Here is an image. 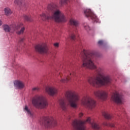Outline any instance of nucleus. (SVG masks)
I'll return each instance as SVG.
<instances>
[{
    "mask_svg": "<svg viewBox=\"0 0 130 130\" xmlns=\"http://www.w3.org/2000/svg\"><path fill=\"white\" fill-rule=\"evenodd\" d=\"M95 53L84 50L81 54L82 68H86L90 70H95L99 75H93L88 78V82L91 86L95 88H99L102 86H107L111 83V78L108 75L103 73V69L97 67L94 64Z\"/></svg>",
    "mask_w": 130,
    "mask_h": 130,
    "instance_id": "nucleus-1",
    "label": "nucleus"
},
{
    "mask_svg": "<svg viewBox=\"0 0 130 130\" xmlns=\"http://www.w3.org/2000/svg\"><path fill=\"white\" fill-rule=\"evenodd\" d=\"M47 11L49 12H51L53 13V15L51 16L49 14L42 13L40 15V19L43 21H45V20H54L55 22L58 23H64L67 22V18L63 15L60 11L57 10L56 6L53 4H49L47 7Z\"/></svg>",
    "mask_w": 130,
    "mask_h": 130,
    "instance_id": "nucleus-2",
    "label": "nucleus"
},
{
    "mask_svg": "<svg viewBox=\"0 0 130 130\" xmlns=\"http://www.w3.org/2000/svg\"><path fill=\"white\" fill-rule=\"evenodd\" d=\"M66 98H67L69 105L71 107L73 108H77L78 106V101H79L80 98L75 91H67L66 94Z\"/></svg>",
    "mask_w": 130,
    "mask_h": 130,
    "instance_id": "nucleus-3",
    "label": "nucleus"
},
{
    "mask_svg": "<svg viewBox=\"0 0 130 130\" xmlns=\"http://www.w3.org/2000/svg\"><path fill=\"white\" fill-rule=\"evenodd\" d=\"M32 104L36 108H45L48 105L46 99L41 95H36L33 98Z\"/></svg>",
    "mask_w": 130,
    "mask_h": 130,
    "instance_id": "nucleus-4",
    "label": "nucleus"
},
{
    "mask_svg": "<svg viewBox=\"0 0 130 130\" xmlns=\"http://www.w3.org/2000/svg\"><path fill=\"white\" fill-rule=\"evenodd\" d=\"M91 121V118L90 117L87 118L86 120L82 121L81 120H75L73 122V125L74 129L75 130H85V123H90Z\"/></svg>",
    "mask_w": 130,
    "mask_h": 130,
    "instance_id": "nucleus-5",
    "label": "nucleus"
},
{
    "mask_svg": "<svg viewBox=\"0 0 130 130\" xmlns=\"http://www.w3.org/2000/svg\"><path fill=\"white\" fill-rule=\"evenodd\" d=\"M82 103L83 105H84V106H86L90 109L94 108L96 105V102H95L94 100L88 96H86L84 98L82 101Z\"/></svg>",
    "mask_w": 130,
    "mask_h": 130,
    "instance_id": "nucleus-6",
    "label": "nucleus"
},
{
    "mask_svg": "<svg viewBox=\"0 0 130 130\" xmlns=\"http://www.w3.org/2000/svg\"><path fill=\"white\" fill-rule=\"evenodd\" d=\"M35 50L41 54H46L48 53V47L45 43L39 44L35 46Z\"/></svg>",
    "mask_w": 130,
    "mask_h": 130,
    "instance_id": "nucleus-7",
    "label": "nucleus"
},
{
    "mask_svg": "<svg viewBox=\"0 0 130 130\" xmlns=\"http://www.w3.org/2000/svg\"><path fill=\"white\" fill-rule=\"evenodd\" d=\"M43 124L46 127H50V126H55L56 125V120L52 117H45L43 119Z\"/></svg>",
    "mask_w": 130,
    "mask_h": 130,
    "instance_id": "nucleus-8",
    "label": "nucleus"
},
{
    "mask_svg": "<svg viewBox=\"0 0 130 130\" xmlns=\"http://www.w3.org/2000/svg\"><path fill=\"white\" fill-rule=\"evenodd\" d=\"M94 95L103 101L107 100V97H108V94L104 90H96L94 92Z\"/></svg>",
    "mask_w": 130,
    "mask_h": 130,
    "instance_id": "nucleus-9",
    "label": "nucleus"
},
{
    "mask_svg": "<svg viewBox=\"0 0 130 130\" xmlns=\"http://www.w3.org/2000/svg\"><path fill=\"white\" fill-rule=\"evenodd\" d=\"M111 100L117 104H121L123 100V95L121 93L116 92L112 95Z\"/></svg>",
    "mask_w": 130,
    "mask_h": 130,
    "instance_id": "nucleus-10",
    "label": "nucleus"
},
{
    "mask_svg": "<svg viewBox=\"0 0 130 130\" xmlns=\"http://www.w3.org/2000/svg\"><path fill=\"white\" fill-rule=\"evenodd\" d=\"M75 82L77 81V76L76 73L72 72L70 74V75L66 76L64 79H62L60 80L61 83H68L70 81Z\"/></svg>",
    "mask_w": 130,
    "mask_h": 130,
    "instance_id": "nucleus-11",
    "label": "nucleus"
},
{
    "mask_svg": "<svg viewBox=\"0 0 130 130\" xmlns=\"http://www.w3.org/2000/svg\"><path fill=\"white\" fill-rule=\"evenodd\" d=\"M84 15H85V17L87 18H90L93 21V22H95L96 23H98L99 19L97 18V16L94 14V13L91 11L90 9H86L84 10Z\"/></svg>",
    "mask_w": 130,
    "mask_h": 130,
    "instance_id": "nucleus-12",
    "label": "nucleus"
},
{
    "mask_svg": "<svg viewBox=\"0 0 130 130\" xmlns=\"http://www.w3.org/2000/svg\"><path fill=\"white\" fill-rule=\"evenodd\" d=\"M23 26V24L22 23H18L16 25H12V26L14 28L15 30H19L20 28H21L20 30H18L16 32L18 35H21L23 34V33H24V31H25V27Z\"/></svg>",
    "mask_w": 130,
    "mask_h": 130,
    "instance_id": "nucleus-13",
    "label": "nucleus"
},
{
    "mask_svg": "<svg viewBox=\"0 0 130 130\" xmlns=\"http://www.w3.org/2000/svg\"><path fill=\"white\" fill-rule=\"evenodd\" d=\"M46 92L50 95L51 96H53L55 94L57 93V89L55 87H47L46 88Z\"/></svg>",
    "mask_w": 130,
    "mask_h": 130,
    "instance_id": "nucleus-14",
    "label": "nucleus"
},
{
    "mask_svg": "<svg viewBox=\"0 0 130 130\" xmlns=\"http://www.w3.org/2000/svg\"><path fill=\"white\" fill-rule=\"evenodd\" d=\"M14 84L15 87H16L17 89H19L20 90H22V89L25 88V84H24V83H23V82L20 80H16L14 81Z\"/></svg>",
    "mask_w": 130,
    "mask_h": 130,
    "instance_id": "nucleus-15",
    "label": "nucleus"
},
{
    "mask_svg": "<svg viewBox=\"0 0 130 130\" xmlns=\"http://www.w3.org/2000/svg\"><path fill=\"white\" fill-rule=\"evenodd\" d=\"M59 104L61 108L63 111H66L68 109V105H67V101L66 99H62L59 100Z\"/></svg>",
    "mask_w": 130,
    "mask_h": 130,
    "instance_id": "nucleus-16",
    "label": "nucleus"
},
{
    "mask_svg": "<svg viewBox=\"0 0 130 130\" xmlns=\"http://www.w3.org/2000/svg\"><path fill=\"white\" fill-rule=\"evenodd\" d=\"M3 27L5 32H14V31H15V28H14L13 25L9 26V25L5 24L4 25Z\"/></svg>",
    "mask_w": 130,
    "mask_h": 130,
    "instance_id": "nucleus-17",
    "label": "nucleus"
},
{
    "mask_svg": "<svg viewBox=\"0 0 130 130\" xmlns=\"http://www.w3.org/2000/svg\"><path fill=\"white\" fill-rule=\"evenodd\" d=\"M70 24L71 26L78 27L79 26V21L74 18H71L70 20Z\"/></svg>",
    "mask_w": 130,
    "mask_h": 130,
    "instance_id": "nucleus-18",
    "label": "nucleus"
},
{
    "mask_svg": "<svg viewBox=\"0 0 130 130\" xmlns=\"http://www.w3.org/2000/svg\"><path fill=\"white\" fill-rule=\"evenodd\" d=\"M91 126L93 129L95 130H101V127L98 124L95 123L94 122L91 123Z\"/></svg>",
    "mask_w": 130,
    "mask_h": 130,
    "instance_id": "nucleus-19",
    "label": "nucleus"
},
{
    "mask_svg": "<svg viewBox=\"0 0 130 130\" xmlns=\"http://www.w3.org/2000/svg\"><path fill=\"white\" fill-rule=\"evenodd\" d=\"M103 116L106 118V119H110L111 118V115L109 113L106 112H103L102 113Z\"/></svg>",
    "mask_w": 130,
    "mask_h": 130,
    "instance_id": "nucleus-20",
    "label": "nucleus"
},
{
    "mask_svg": "<svg viewBox=\"0 0 130 130\" xmlns=\"http://www.w3.org/2000/svg\"><path fill=\"white\" fill-rule=\"evenodd\" d=\"M5 14L6 16H10L12 14V10L9 8H6L4 10Z\"/></svg>",
    "mask_w": 130,
    "mask_h": 130,
    "instance_id": "nucleus-21",
    "label": "nucleus"
},
{
    "mask_svg": "<svg viewBox=\"0 0 130 130\" xmlns=\"http://www.w3.org/2000/svg\"><path fill=\"white\" fill-rule=\"evenodd\" d=\"M24 110L27 114H28V115H30V116L33 115L32 112H31V111H30V109H29L27 106H25V108H24Z\"/></svg>",
    "mask_w": 130,
    "mask_h": 130,
    "instance_id": "nucleus-22",
    "label": "nucleus"
},
{
    "mask_svg": "<svg viewBox=\"0 0 130 130\" xmlns=\"http://www.w3.org/2000/svg\"><path fill=\"white\" fill-rule=\"evenodd\" d=\"M24 20H25V21H27V22H32V21H33V19L30 16L24 15Z\"/></svg>",
    "mask_w": 130,
    "mask_h": 130,
    "instance_id": "nucleus-23",
    "label": "nucleus"
},
{
    "mask_svg": "<svg viewBox=\"0 0 130 130\" xmlns=\"http://www.w3.org/2000/svg\"><path fill=\"white\" fill-rule=\"evenodd\" d=\"M104 125H105L106 126H111V127H114V124L113 123H104Z\"/></svg>",
    "mask_w": 130,
    "mask_h": 130,
    "instance_id": "nucleus-24",
    "label": "nucleus"
},
{
    "mask_svg": "<svg viewBox=\"0 0 130 130\" xmlns=\"http://www.w3.org/2000/svg\"><path fill=\"white\" fill-rule=\"evenodd\" d=\"M68 0H61L60 4L61 6H62L63 5H64V4H68Z\"/></svg>",
    "mask_w": 130,
    "mask_h": 130,
    "instance_id": "nucleus-25",
    "label": "nucleus"
},
{
    "mask_svg": "<svg viewBox=\"0 0 130 130\" xmlns=\"http://www.w3.org/2000/svg\"><path fill=\"white\" fill-rule=\"evenodd\" d=\"M14 3L15 5H21L22 4L21 0H14Z\"/></svg>",
    "mask_w": 130,
    "mask_h": 130,
    "instance_id": "nucleus-26",
    "label": "nucleus"
},
{
    "mask_svg": "<svg viewBox=\"0 0 130 130\" xmlns=\"http://www.w3.org/2000/svg\"><path fill=\"white\" fill-rule=\"evenodd\" d=\"M70 37L72 40H75V39H76V35H75V33H72Z\"/></svg>",
    "mask_w": 130,
    "mask_h": 130,
    "instance_id": "nucleus-27",
    "label": "nucleus"
},
{
    "mask_svg": "<svg viewBox=\"0 0 130 130\" xmlns=\"http://www.w3.org/2000/svg\"><path fill=\"white\" fill-rule=\"evenodd\" d=\"M40 88L38 87H34L32 88V91L33 92H38V91H39Z\"/></svg>",
    "mask_w": 130,
    "mask_h": 130,
    "instance_id": "nucleus-28",
    "label": "nucleus"
},
{
    "mask_svg": "<svg viewBox=\"0 0 130 130\" xmlns=\"http://www.w3.org/2000/svg\"><path fill=\"white\" fill-rule=\"evenodd\" d=\"M98 43L99 45H103V44H104L105 43L103 40H100L99 41Z\"/></svg>",
    "mask_w": 130,
    "mask_h": 130,
    "instance_id": "nucleus-29",
    "label": "nucleus"
},
{
    "mask_svg": "<svg viewBox=\"0 0 130 130\" xmlns=\"http://www.w3.org/2000/svg\"><path fill=\"white\" fill-rule=\"evenodd\" d=\"M25 40V38H20L19 40V43H22V42H23Z\"/></svg>",
    "mask_w": 130,
    "mask_h": 130,
    "instance_id": "nucleus-30",
    "label": "nucleus"
},
{
    "mask_svg": "<svg viewBox=\"0 0 130 130\" xmlns=\"http://www.w3.org/2000/svg\"><path fill=\"white\" fill-rule=\"evenodd\" d=\"M84 28L86 30H87V31H89V30H90V27L89 26V25H86L84 26Z\"/></svg>",
    "mask_w": 130,
    "mask_h": 130,
    "instance_id": "nucleus-31",
    "label": "nucleus"
},
{
    "mask_svg": "<svg viewBox=\"0 0 130 130\" xmlns=\"http://www.w3.org/2000/svg\"><path fill=\"white\" fill-rule=\"evenodd\" d=\"M54 46L55 47H58V46H59V44L58 43H55L54 44Z\"/></svg>",
    "mask_w": 130,
    "mask_h": 130,
    "instance_id": "nucleus-32",
    "label": "nucleus"
},
{
    "mask_svg": "<svg viewBox=\"0 0 130 130\" xmlns=\"http://www.w3.org/2000/svg\"><path fill=\"white\" fill-rule=\"evenodd\" d=\"M84 115V114L83 113H80L79 114V117H82Z\"/></svg>",
    "mask_w": 130,
    "mask_h": 130,
    "instance_id": "nucleus-33",
    "label": "nucleus"
},
{
    "mask_svg": "<svg viewBox=\"0 0 130 130\" xmlns=\"http://www.w3.org/2000/svg\"><path fill=\"white\" fill-rule=\"evenodd\" d=\"M2 25H3V22L0 20V26H2Z\"/></svg>",
    "mask_w": 130,
    "mask_h": 130,
    "instance_id": "nucleus-34",
    "label": "nucleus"
},
{
    "mask_svg": "<svg viewBox=\"0 0 130 130\" xmlns=\"http://www.w3.org/2000/svg\"><path fill=\"white\" fill-rule=\"evenodd\" d=\"M59 76H60V77H61V76H62V74L61 73H60Z\"/></svg>",
    "mask_w": 130,
    "mask_h": 130,
    "instance_id": "nucleus-35",
    "label": "nucleus"
}]
</instances>
